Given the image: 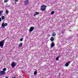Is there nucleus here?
I'll list each match as a JSON object with an SVG mask.
<instances>
[{"label": "nucleus", "mask_w": 78, "mask_h": 78, "mask_svg": "<svg viewBox=\"0 0 78 78\" xmlns=\"http://www.w3.org/2000/svg\"><path fill=\"white\" fill-rule=\"evenodd\" d=\"M5 41H6V39H4L0 42V47L1 48H3V45H4V43H5Z\"/></svg>", "instance_id": "obj_1"}, {"label": "nucleus", "mask_w": 78, "mask_h": 78, "mask_svg": "<svg viewBox=\"0 0 78 78\" xmlns=\"http://www.w3.org/2000/svg\"><path fill=\"white\" fill-rule=\"evenodd\" d=\"M46 7H47L46 5H41V11L42 12H43V11H45V9H46Z\"/></svg>", "instance_id": "obj_2"}, {"label": "nucleus", "mask_w": 78, "mask_h": 78, "mask_svg": "<svg viewBox=\"0 0 78 78\" xmlns=\"http://www.w3.org/2000/svg\"><path fill=\"white\" fill-rule=\"evenodd\" d=\"M8 26V23H5L4 22H3L2 24V28H5V27H6V26Z\"/></svg>", "instance_id": "obj_3"}, {"label": "nucleus", "mask_w": 78, "mask_h": 78, "mask_svg": "<svg viewBox=\"0 0 78 78\" xmlns=\"http://www.w3.org/2000/svg\"><path fill=\"white\" fill-rule=\"evenodd\" d=\"M16 65H17V64H16V63L14 62H13L11 64V66L12 67V68H14Z\"/></svg>", "instance_id": "obj_4"}, {"label": "nucleus", "mask_w": 78, "mask_h": 78, "mask_svg": "<svg viewBox=\"0 0 78 78\" xmlns=\"http://www.w3.org/2000/svg\"><path fill=\"white\" fill-rule=\"evenodd\" d=\"M34 29V27H31L30 28V29L29 30V32L30 33H31V32H32L33 30Z\"/></svg>", "instance_id": "obj_5"}, {"label": "nucleus", "mask_w": 78, "mask_h": 78, "mask_svg": "<svg viewBox=\"0 0 78 78\" xmlns=\"http://www.w3.org/2000/svg\"><path fill=\"white\" fill-rule=\"evenodd\" d=\"M24 5H27V4L29 3V0H26L24 2Z\"/></svg>", "instance_id": "obj_6"}, {"label": "nucleus", "mask_w": 78, "mask_h": 78, "mask_svg": "<svg viewBox=\"0 0 78 78\" xmlns=\"http://www.w3.org/2000/svg\"><path fill=\"white\" fill-rule=\"evenodd\" d=\"M71 62V61H68L67 62L65 65V66H66V67H68L70 64V63Z\"/></svg>", "instance_id": "obj_7"}, {"label": "nucleus", "mask_w": 78, "mask_h": 78, "mask_svg": "<svg viewBox=\"0 0 78 78\" xmlns=\"http://www.w3.org/2000/svg\"><path fill=\"white\" fill-rule=\"evenodd\" d=\"M5 73H5V72L3 71H1L0 72V74L1 75H5Z\"/></svg>", "instance_id": "obj_8"}, {"label": "nucleus", "mask_w": 78, "mask_h": 78, "mask_svg": "<svg viewBox=\"0 0 78 78\" xmlns=\"http://www.w3.org/2000/svg\"><path fill=\"white\" fill-rule=\"evenodd\" d=\"M5 13L7 15H8V13H9V10L7 9H6Z\"/></svg>", "instance_id": "obj_9"}, {"label": "nucleus", "mask_w": 78, "mask_h": 78, "mask_svg": "<svg viewBox=\"0 0 78 78\" xmlns=\"http://www.w3.org/2000/svg\"><path fill=\"white\" fill-rule=\"evenodd\" d=\"M36 12V14H35L34 15V17H35L37 15V14H38V15L39 14V12Z\"/></svg>", "instance_id": "obj_10"}, {"label": "nucleus", "mask_w": 78, "mask_h": 78, "mask_svg": "<svg viewBox=\"0 0 78 78\" xmlns=\"http://www.w3.org/2000/svg\"><path fill=\"white\" fill-rule=\"evenodd\" d=\"M22 43H20L19 45V48H20V47H22Z\"/></svg>", "instance_id": "obj_11"}, {"label": "nucleus", "mask_w": 78, "mask_h": 78, "mask_svg": "<svg viewBox=\"0 0 78 78\" xmlns=\"http://www.w3.org/2000/svg\"><path fill=\"white\" fill-rule=\"evenodd\" d=\"M55 46V43H52L51 45V47H53Z\"/></svg>", "instance_id": "obj_12"}, {"label": "nucleus", "mask_w": 78, "mask_h": 78, "mask_svg": "<svg viewBox=\"0 0 78 78\" xmlns=\"http://www.w3.org/2000/svg\"><path fill=\"white\" fill-rule=\"evenodd\" d=\"M50 41H51L52 42H53V41H54V38H53V37H51V38Z\"/></svg>", "instance_id": "obj_13"}, {"label": "nucleus", "mask_w": 78, "mask_h": 78, "mask_svg": "<svg viewBox=\"0 0 78 78\" xmlns=\"http://www.w3.org/2000/svg\"><path fill=\"white\" fill-rule=\"evenodd\" d=\"M37 71H35L34 73V75H36L37 74Z\"/></svg>", "instance_id": "obj_14"}, {"label": "nucleus", "mask_w": 78, "mask_h": 78, "mask_svg": "<svg viewBox=\"0 0 78 78\" xmlns=\"http://www.w3.org/2000/svg\"><path fill=\"white\" fill-rule=\"evenodd\" d=\"M3 11L1 10L0 11V16H1V14L3 13Z\"/></svg>", "instance_id": "obj_15"}, {"label": "nucleus", "mask_w": 78, "mask_h": 78, "mask_svg": "<svg viewBox=\"0 0 78 78\" xmlns=\"http://www.w3.org/2000/svg\"><path fill=\"white\" fill-rule=\"evenodd\" d=\"M2 70H3V71H4V72L6 71V68H4V69H2Z\"/></svg>", "instance_id": "obj_16"}, {"label": "nucleus", "mask_w": 78, "mask_h": 78, "mask_svg": "<svg viewBox=\"0 0 78 78\" xmlns=\"http://www.w3.org/2000/svg\"><path fill=\"white\" fill-rule=\"evenodd\" d=\"M5 16H2L1 17V19H2V20H3L4 19H5Z\"/></svg>", "instance_id": "obj_17"}, {"label": "nucleus", "mask_w": 78, "mask_h": 78, "mask_svg": "<svg viewBox=\"0 0 78 78\" xmlns=\"http://www.w3.org/2000/svg\"><path fill=\"white\" fill-rule=\"evenodd\" d=\"M52 36H56V34L54 33L52 34Z\"/></svg>", "instance_id": "obj_18"}, {"label": "nucleus", "mask_w": 78, "mask_h": 78, "mask_svg": "<svg viewBox=\"0 0 78 78\" xmlns=\"http://www.w3.org/2000/svg\"><path fill=\"white\" fill-rule=\"evenodd\" d=\"M54 13H55V12H54V11H52L51 13V15H53V14Z\"/></svg>", "instance_id": "obj_19"}, {"label": "nucleus", "mask_w": 78, "mask_h": 78, "mask_svg": "<svg viewBox=\"0 0 78 78\" xmlns=\"http://www.w3.org/2000/svg\"><path fill=\"white\" fill-rule=\"evenodd\" d=\"M59 57H57L56 58V61H58V60H59Z\"/></svg>", "instance_id": "obj_20"}, {"label": "nucleus", "mask_w": 78, "mask_h": 78, "mask_svg": "<svg viewBox=\"0 0 78 78\" xmlns=\"http://www.w3.org/2000/svg\"><path fill=\"white\" fill-rule=\"evenodd\" d=\"M23 40V38H22L21 39H20V41H22Z\"/></svg>", "instance_id": "obj_21"}, {"label": "nucleus", "mask_w": 78, "mask_h": 78, "mask_svg": "<svg viewBox=\"0 0 78 78\" xmlns=\"http://www.w3.org/2000/svg\"><path fill=\"white\" fill-rule=\"evenodd\" d=\"M8 2V0H5L4 2Z\"/></svg>", "instance_id": "obj_22"}, {"label": "nucleus", "mask_w": 78, "mask_h": 78, "mask_svg": "<svg viewBox=\"0 0 78 78\" xmlns=\"http://www.w3.org/2000/svg\"><path fill=\"white\" fill-rule=\"evenodd\" d=\"M72 38V37H69L68 39V41H69V40H70V39H71Z\"/></svg>", "instance_id": "obj_23"}, {"label": "nucleus", "mask_w": 78, "mask_h": 78, "mask_svg": "<svg viewBox=\"0 0 78 78\" xmlns=\"http://www.w3.org/2000/svg\"><path fill=\"white\" fill-rule=\"evenodd\" d=\"M2 21V19H1V17H0V22Z\"/></svg>", "instance_id": "obj_24"}, {"label": "nucleus", "mask_w": 78, "mask_h": 78, "mask_svg": "<svg viewBox=\"0 0 78 78\" xmlns=\"http://www.w3.org/2000/svg\"><path fill=\"white\" fill-rule=\"evenodd\" d=\"M15 2H18V1H19V0H15Z\"/></svg>", "instance_id": "obj_25"}, {"label": "nucleus", "mask_w": 78, "mask_h": 78, "mask_svg": "<svg viewBox=\"0 0 78 78\" xmlns=\"http://www.w3.org/2000/svg\"><path fill=\"white\" fill-rule=\"evenodd\" d=\"M15 4H16H16H17V3H16V2H15Z\"/></svg>", "instance_id": "obj_26"}, {"label": "nucleus", "mask_w": 78, "mask_h": 78, "mask_svg": "<svg viewBox=\"0 0 78 78\" xmlns=\"http://www.w3.org/2000/svg\"><path fill=\"white\" fill-rule=\"evenodd\" d=\"M5 78H8V77H6Z\"/></svg>", "instance_id": "obj_27"}]
</instances>
